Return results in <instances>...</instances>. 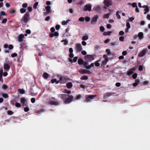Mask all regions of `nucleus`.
I'll list each match as a JSON object with an SVG mask.
<instances>
[{
	"label": "nucleus",
	"mask_w": 150,
	"mask_h": 150,
	"mask_svg": "<svg viewBox=\"0 0 150 150\" xmlns=\"http://www.w3.org/2000/svg\"><path fill=\"white\" fill-rule=\"evenodd\" d=\"M60 97L63 99L64 102L66 104H68L71 103L72 101L80 99L82 96L80 95H77L76 98H74L72 95L64 94L59 95Z\"/></svg>",
	"instance_id": "1"
},
{
	"label": "nucleus",
	"mask_w": 150,
	"mask_h": 150,
	"mask_svg": "<svg viewBox=\"0 0 150 150\" xmlns=\"http://www.w3.org/2000/svg\"><path fill=\"white\" fill-rule=\"evenodd\" d=\"M30 19V15L29 12L27 11L25 14L21 21V22L23 21L25 23H27Z\"/></svg>",
	"instance_id": "2"
},
{
	"label": "nucleus",
	"mask_w": 150,
	"mask_h": 150,
	"mask_svg": "<svg viewBox=\"0 0 150 150\" xmlns=\"http://www.w3.org/2000/svg\"><path fill=\"white\" fill-rule=\"evenodd\" d=\"M94 56L95 55H87L85 56L84 59L87 61L91 62L92 60L94 59Z\"/></svg>",
	"instance_id": "3"
},
{
	"label": "nucleus",
	"mask_w": 150,
	"mask_h": 150,
	"mask_svg": "<svg viewBox=\"0 0 150 150\" xmlns=\"http://www.w3.org/2000/svg\"><path fill=\"white\" fill-rule=\"evenodd\" d=\"M98 15H97L93 17L91 21V23L92 24L94 25L96 24L97 22V20L98 18Z\"/></svg>",
	"instance_id": "4"
},
{
	"label": "nucleus",
	"mask_w": 150,
	"mask_h": 150,
	"mask_svg": "<svg viewBox=\"0 0 150 150\" xmlns=\"http://www.w3.org/2000/svg\"><path fill=\"white\" fill-rule=\"evenodd\" d=\"M20 102L22 104V105L23 106H28V105L26 104L27 102V100L25 97H23L21 98Z\"/></svg>",
	"instance_id": "5"
},
{
	"label": "nucleus",
	"mask_w": 150,
	"mask_h": 150,
	"mask_svg": "<svg viewBox=\"0 0 150 150\" xmlns=\"http://www.w3.org/2000/svg\"><path fill=\"white\" fill-rule=\"evenodd\" d=\"M147 52V49H144L138 54V56L140 57H142L146 54Z\"/></svg>",
	"instance_id": "6"
},
{
	"label": "nucleus",
	"mask_w": 150,
	"mask_h": 150,
	"mask_svg": "<svg viewBox=\"0 0 150 150\" xmlns=\"http://www.w3.org/2000/svg\"><path fill=\"white\" fill-rule=\"evenodd\" d=\"M96 96V95H90L88 96H85L86 99V102H88L90 101L91 100L93 99Z\"/></svg>",
	"instance_id": "7"
},
{
	"label": "nucleus",
	"mask_w": 150,
	"mask_h": 150,
	"mask_svg": "<svg viewBox=\"0 0 150 150\" xmlns=\"http://www.w3.org/2000/svg\"><path fill=\"white\" fill-rule=\"evenodd\" d=\"M91 7L92 6L91 4H87L84 6L83 10L85 11H91Z\"/></svg>",
	"instance_id": "8"
},
{
	"label": "nucleus",
	"mask_w": 150,
	"mask_h": 150,
	"mask_svg": "<svg viewBox=\"0 0 150 150\" xmlns=\"http://www.w3.org/2000/svg\"><path fill=\"white\" fill-rule=\"evenodd\" d=\"M76 48L78 52H80L83 49L80 43H77L76 45Z\"/></svg>",
	"instance_id": "9"
},
{
	"label": "nucleus",
	"mask_w": 150,
	"mask_h": 150,
	"mask_svg": "<svg viewBox=\"0 0 150 150\" xmlns=\"http://www.w3.org/2000/svg\"><path fill=\"white\" fill-rule=\"evenodd\" d=\"M104 3L106 7H109L112 4V1L110 0H105Z\"/></svg>",
	"instance_id": "10"
},
{
	"label": "nucleus",
	"mask_w": 150,
	"mask_h": 150,
	"mask_svg": "<svg viewBox=\"0 0 150 150\" xmlns=\"http://www.w3.org/2000/svg\"><path fill=\"white\" fill-rule=\"evenodd\" d=\"M114 94L112 92H107L105 93L103 95L104 99H106L108 97H109Z\"/></svg>",
	"instance_id": "11"
},
{
	"label": "nucleus",
	"mask_w": 150,
	"mask_h": 150,
	"mask_svg": "<svg viewBox=\"0 0 150 150\" xmlns=\"http://www.w3.org/2000/svg\"><path fill=\"white\" fill-rule=\"evenodd\" d=\"M50 6H47L45 7V9L47 11V12L44 13V15L46 16L51 12L52 11L50 10Z\"/></svg>",
	"instance_id": "12"
},
{
	"label": "nucleus",
	"mask_w": 150,
	"mask_h": 150,
	"mask_svg": "<svg viewBox=\"0 0 150 150\" xmlns=\"http://www.w3.org/2000/svg\"><path fill=\"white\" fill-rule=\"evenodd\" d=\"M136 69V67H133L130 69L127 72V74L128 75H130L133 73Z\"/></svg>",
	"instance_id": "13"
},
{
	"label": "nucleus",
	"mask_w": 150,
	"mask_h": 150,
	"mask_svg": "<svg viewBox=\"0 0 150 150\" xmlns=\"http://www.w3.org/2000/svg\"><path fill=\"white\" fill-rule=\"evenodd\" d=\"M50 103L52 105H57L59 104V103L57 100H50Z\"/></svg>",
	"instance_id": "14"
},
{
	"label": "nucleus",
	"mask_w": 150,
	"mask_h": 150,
	"mask_svg": "<svg viewBox=\"0 0 150 150\" xmlns=\"http://www.w3.org/2000/svg\"><path fill=\"white\" fill-rule=\"evenodd\" d=\"M79 72L81 74H91V72L89 71L83 69H81L79 70Z\"/></svg>",
	"instance_id": "15"
},
{
	"label": "nucleus",
	"mask_w": 150,
	"mask_h": 150,
	"mask_svg": "<svg viewBox=\"0 0 150 150\" xmlns=\"http://www.w3.org/2000/svg\"><path fill=\"white\" fill-rule=\"evenodd\" d=\"M24 38V35L23 34H20L18 37V41L19 42L23 41Z\"/></svg>",
	"instance_id": "16"
},
{
	"label": "nucleus",
	"mask_w": 150,
	"mask_h": 150,
	"mask_svg": "<svg viewBox=\"0 0 150 150\" xmlns=\"http://www.w3.org/2000/svg\"><path fill=\"white\" fill-rule=\"evenodd\" d=\"M4 68L5 70L8 71L10 68V66L7 64L5 63L4 65Z\"/></svg>",
	"instance_id": "17"
},
{
	"label": "nucleus",
	"mask_w": 150,
	"mask_h": 150,
	"mask_svg": "<svg viewBox=\"0 0 150 150\" xmlns=\"http://www.w3.org/2000/svg\"><path fill=\"white\" fill-rule=\"evenodd\" d=\"M50 76V75L46 72L44 73L42 75L43 77L45 79H47Z\"/></svg>",
	"instance_id": "18"
},
{
	"label": "nucleus",
	"mask_w": 150,
	"mask_h": 150,
	"mask_svg": "<svg viewBox=\"0 0 150 150\" xmlns=\"http://www.w3.org/2000/svg\"><path fill=\"white\" fill-rule=\"evenodd\" d=\"M108 61V59H106L104 60L103 61L101 62V66H103L106 64L107 62Z\"/></svg>",
	"instance_id": "19"
},
{
	"label": "nucleus",
	"mask_w": 150,
	"mask_h": 150,
	"mask_svg": "<svg viewBox=\"0 0 150 150\" xmlns=\"http://www.w3.org/2000/svg\"><path fill=\"white\" fill-rule=\"evenodd\" d=\"M138 36L140 39H142L144 38L143 33L142 32H140L138 34Z\"/></svg>",
	"instance_id": "20"
},
{
	"label": "nucleus",
	"mask_w": 150,
	"mask_h": 150,
	"mask_svg": "<svg viewBox=\"0 0 150 150\" xmlns=\"http://www.w3.org/2000/svg\"><path fill=\"white\" fill-rule=\"evenodd\" d=\"M139 79H137L135 81V82L133 83V86H137L139 83Z\"/></svg>",
	"instance_id": "21"
},
{
	"label": "nucleus",
	"mask_w": 150,
	"mask_h": 150,
	"mask_svg": "<svg viewBox=\"0 0 150 150\" xmlns=\"http://www.w3.org/2000/svg\"><path fill=\"white\" fill-rule=\"evenodd\" d=\"M18 91L21 94H24L25 93V91L23 89H18Z\"/></svg>",
	"instance_id": "22"
},
{
	"label": "nucleus",
	"mask_w": 150,
	"mask_h": 150,
	"mask_svg": "<svg viewBox=\"0 0 150 150\" xmlns=\"http://www.w3.org/2000/svg\"><path fill=\"white\" fill-rule=\"evenodd\" d=\"M78 62L79 65L82 64L83 63V60L81 59H79L78 60Z\"/></svg>",
	"instance_id": "23"
},
{
	"label": "nucleus",
	"mask_w": 150,
	"mask_h": 150,
	"mask_svg": "<svg viewBox=\"0 0 150 150\" xmlns=\"http://www.w3.org/2000/svg\"><path fill=\"white\" fill-rule=\"evenodd\" d=\"M66 86L67 88H71L72 86V84L71 82H69L67 84Z\"/></svg>",
	"instance_id": "24"
},
{
	"label": "nucleus",
	"mask_w": 150,
	"mask_h": 150,
	"mask_svg": "<svg viewBox=\"0 0 150 150\" xmlns=\"http://www.w3.org/2000/svg\"><path fill=\"white\" fill-rule=\"evenodd\" d=\"M111 33H112L111 31H109L108 32H104L103 34V35L104 36H107L108 35H110Z\"/></svg>",
	"instance_id": "25"
},
{
	"label": "nucleus",
	"mask_w": 150,
	"mask_h": 150,
	"mask_svg": "<svg viewBox=\"0 0 150 150\" xmlns=\"http://www.w3.org/2000/svg\"><path fill=\"white\" fill-rule=\"evenodd\" d=\"M26 10V9L24 8H21L20 10V13H25Z\"/></svg>",
	"instance_id": "26"
},
{
	"label": "nucleus",
	"mask_w": 150,
	"mask_h": 150,
	"mask_svg": "<svg viewBox=\"0 0 150 150\" xmlns=\"http://www.w3.org/2000/svg\"><path fill=\"white\" fill-rule=\"evenodd\" d=\"M88 79V77L87 76L85 75L82 76L80 78L81 79L83 80H87Z\"/></svg>",
	"instance_id": "27"
},
{
	"label": "nucleus",
	"mask_w": 150,
	"mask_h": 150,
	"mask_svg": "<svg viewBox=\"0 0 150 150\" xmlns=\"http://www.w3.org/2000/svg\"><path fill=\"white\" fill-rule=\"evenodd\" d=\"M2 96L5 98H7L8 97V95L6 93H3Z\"/></svg>",
	"instance_id": "28"
},
{
	"label": "nucleus",
	"mask_w": 150,
	"mask_h": 150,
	"mask_svg": "<svg viewBox=\"0 0 150 150\" xmlns=\"http://www.w3.org/2000/svg\"><path fill=\"white\" fill-rule=\"evenodd\" d=\"M88 39V36L87 35L83 36L82 38V40H86Z\"/></svg>",
	"instance_id": "29"
},
{
	"label": "nucleus",
	"mask_w": 150,
	"mask_h": 150,
	"mask_svg": "<svg viewBox=\"0 0 150 150\" xmlns=\"http://www.w3.org/2000/svg\"><path fill=\"white\" fill-rule=\"evenodd\" d=\"M144 11H145V12H144V14H146V13L147 12H148L149 11V7L148 6L146 8H145L144 10Z\"/></svg>",
	"instance_id": "30"
},
{
	"label": "nucleus",
	"mask_w": 150,
	"mask_h": 150,
	"mask_svg": "<svg viewBox=\"0 0 150 150\" xmlns=\"http://www.w3.org/2000/svg\"><path fill=\"white\" fill-rule=\"evenodd\" d=\"M62 42H64V45H67L68 43V41L66 40H61Z\"/></svg>",
	"instance_id": "31"
},
{
	"label": "nucleus",
	"mask_w": 150,
	"mask_h": 150,
	"mask_svg": "<svg viewBox=\"0 0 150 150\" xmlns=\"http://www.w3.org/2000/svg\"><path fill=\"white\" fill-rule=\"evenodd\" d=\"M110 14L109 13H107L104 14L103 16L104 18H109Z\"/></svg>",
	"instance_id": "32"
},
{
	"label": "nucleus",
	"mask_w": 150,
	"mask_h": 150,
	"mask_svg": "<svg viewBox=\"0 0 150 150\" xmlns=\"http://www.w3.org/2000/svg\"><path fill=\"white\" fill-rule=\"evenodd\" d=\"M38 4V2H36L34 4L33 7L34 9H36L37 8V6Z\"/></svg>",
	"instance_id": "33"
},
{
	"label": "nucleus",
	"mask_w": 150,
	"mask_h": 150,
	"mask_svg": "<svg viewBox=\"0 0 150 150\" xmlns=\"http://www.w3.org/2000/svg\"><path fill=\"white\" fill-rule=\"evenodd\" d=\"M118 43L116 42H111L110 43L111 45L112 46H113L115 45H118Z\"/></svg>",
	"instance_id": "34"
},
{
	"label": "nucleus",
	"mask_w": 150,
	"mask_h": 150,
	"mask_svg": "<svg viewBox=\"0 0 150 150\" xmlns=\"http://www.w3.org/2000/svg\"><path fill=\"white\" fill-rule=\"evenodd\" d=\"M119 11H117L116 13V16L118 19H120L121 18V17L120 16V15L119 14Z\"/></svg>",
	"instance_id": "35"
},
{
	"label": "nucleus",
	"mask_w": 150,
	"mask_h": 150,
	"mask_svg": "<svg viewBox=\"0 0 150 150\" xmlns=\"http://www.w3.org/2000/svg\"><path fill=\"white\" fill-rule=\"evenodd\" d=\"M64 80H63V77H61V76L60 77L59 80L61 82V83H64V82H65V81H64L65 80L64 78Z\"/></svg>",
	"instance_id": "36"
},
{
	"label": "nucleus",
	"mask_w": 150,
	"mask_h": 150,
	"mask_svg": "<svg viewBox=\"0 0 150 150\" xmlns=\"http://www.w3.org/2000/svg\"><path fill=\"white\" fill-rule=\"evenodd\" d=\"M105 51L108 53V54L109 55H111L112 53L111 52H110V50L109 49H107Z\"/></svg>",
	"instance_id": "37"
},
{
	"label": "nucleus",
	"mask_w": 150,
	"mask_h": 150,
	"mask_svg": "<svg viewBox=\"0 0 150 150\" xmlns=\"http://www.w3.org/2000/svg\"><path fill=\"white\" fill-rule=\"evenodd\" d=\"M64 92L65 93H67L68 94H70L71 93V91L65 89H64Z\"/></svg>",
	"instance_id": "38"
},
{
	"label": "nucleus",
	"mask_w": 150,
	"mask_h": 150,
	"mask_svg": "<svg viewBox=\"0 0 150 150\" xmlns=\"http://www.w3.org/2000/svg\"><path fill=\"white\" fill-rule=\"evenodd\" d=\"M2 88L4 90H6L8 88V87L6 85L4 84L2 86Z\"/></svg>",
	"instance_id": "39"
},
{
	"label": "nucleus",
	"mask_w": 150,
	"mask_h": 150,
	"mask_svg": "<svg viewBox=\"0 0 150 150\" xmlns=\"http://www.w3.org/2000/svg\"><path fill=\"white\" fill-rule=\"evenodd\" d=\"M28 6V4L27 3H24L22 4V6L23 8H25L27 7Z\"/></svg>",
	"instance_id": "40"
},
{
	"label": "nucleus",
	"mask_w": 150,
	"mask_h": 150,
	"mask_svg": "<svg viewBox=\"0 0 150 150\" xmlns=\"http://www.w3.org/2000/svg\"><path fill=\"white\" fill-rule=\"evenodd\" d=\"M85 21L87 22H88L90 20V18L88 16H86L85 17Z\"/></svg>",
	"instance_id": "41"
},
{
	"label": "nucleus",
	"mask_w": 150,
	"mask_h": 150,
	"mask_svg": "<svg viewBox=\"0 0 150 150\" xmlns=\"http://www.w3.org/2000/svg\"><path fill=\"white\" fill-rule=\"evenodd\" d=\"M7 113L9 115H11L13 114V113L12 111L11 110H9L7 111Z\"/></svg>",
	"instance_id": "42"
},
{
	"label": "nucleus",
	"mask_w": 150,
	"mask_h": 150,
	"mask_svg": "<svg viewBox=\"0 0 150 150\" xmlns=\"http://www.w3.org/2000/svg\"><path fill=\"white\" fill-rule=\"evenodd\" d=\"M28 11L29 12H31L32 11V7L31 6H28Z\"/></svg>",
	"instance_id": "43"
},
{
	"label": "nucleus",
	"mask_w": 150,
	"mask_h": 150,
	"mask_svg": "<svg viewBox=\"0 0 150 150\" xmlns=\"http://www.w3.org/2000/svg\"><path fill=\"white\" fill-rule=\"evenodd\" d=\"M95 66L96 67H99L100 65V64L99 62H97L96 61L94 63Z\"/></svg>",
	"instance_id": "44"
},
{
	"label": "nucleus",
	"mask_w": 150,
	"mask_h": 150,
	"mask_svg": "<svg viewBox=\"0 0 150 150\" xmlns=\"http://www.w3.org/2000/svg\"><path fill=\"white\" fill-rule=\"evenodd\" d=\"M124 38L123 36H121L120 37L119 39L120 41L122 42L124 41Z\"/></svg>",
	"instance_id": "45"
},
{
	"label": "nucleus",
	"mask_w": 150,
	"mask_h": 150,
	"mask_svg": "<svg viewBox=\"0 0 150 150\" xmlns=\"http://www.w3.org/2000/svg\"><path fill=\"white\" fill-rule=\"evenodd\" d=\"M137 74L136 73H134L132 76V77L134 79H136L137 76Z\"/></svg>",
	"instance_id": "46"
},
{
	"label": "nucleus",
	"mask_w": 150,
	"mask_h": 150,
	"mask_svg": "<svg viewBox=\"0 0 150 150\" xmlns=\"http://www.w3.org/2000/svg\"><path fill=\"white\" fill-rule=\"evenodd\" d=\"M11 56L12 57H16L17 56V53H14L12 54Z\"/></svg>",
	"instance_id": "47"
},
{
	"label": "nucleus",
	"mask_w": 150,
	"mask_h": 150,
	"mask_svg": "<svg viewBox=\"0 0 150 150\" xmlns=\"http://www.w3.org/2000/svg\"><path fill=\"white\" fill-rule=\"evenodd\" d=\"M78 57H74L73 59V62H76L77 59H78Z\"/></svg>",
	"instance_id": "48"
},
{
	"label": "nucleus",
	"mask_w": 150,
	"mask_h": 150,
	"mask_svg": "<svg viewBox=\"0 0 150 150\" xmlns=\"http://www.w3.org/2000/svg\"><path fill=\"white\" fill-rule=\"evenodd\" d=\"M13 48V46L12 45H9L8 46V48L9 50H12Z\"/></svg>",
	"instance_id": "49"
},
{
	"label": "nucleus",
	"mask_w": 150,
	"mask_h": 150,
	"mask_svg": "<svg viewBox=\"0 0 150 150\" xmlns=\"http://www.w3.org/2000/svg\"><path fill=\"white\" fill-rule=\"evenodd\" d=\"M15 105L16 107L17 108H19L21 106V104L19 103H16Z\"/></svg>",
	"instance_id": "50"
},
{
	"label": "nucleus",
	"mask_w": 150,
	"mask_h": 150,
	"mask_svg": "<svg viewBox=\"0 0 150 150\" xmlns=\"http://www.w3.org/2000/svg\"><path fill=\"white\" fill-rule=\"evenodd\" d=\"M79 20L80 21L83 22L84 20V18L83 17H81L79 18Z\"/></svg>",
	"instance_id": "51"
},
{
	"label": "nucleus",
	"mask_w": 150,
	"mask_h": 150,
	"mask_svg": "<svg viewBox=\"0 0 150 150\" xmlns=\"http://www.w3.org/2000/svg\"><path fill=\"white\" fill-rule=\"evenodd\" d=\"M7 20L6 18H4L3 19L2 21V23H5L7 21Z\"/></svg>",
	"instance_id": "52"
},
{
	"label": "nucleus",
	"mask_w": 150,
	"mask_h": 150,
	"mask_svg": "<svg viewBox=\"0 0 150 150\" xmlns=\"http://www.w3.org/2000/svg\"><path fill=\"white\" fill-rule=\"evenodd\" d=\"M134 19V17H131L129 18L127 20L129 21L132 22Z\"/></svg>",
	"instance_id": "53"
},
{
	"label": "nucleus",
	"mask_w": 150,
	"mask_h": 150,
	"mask_svg": "<svg viewBox=\"0 0 150 150\" xmlns=\"http://www.w3.org/2000/svg\"><path fill=\"white\" fill-rule=\"evenodd\" d=\"M143 69V67L142 65H141L139 67V71H142Z\"/></svg>",
	"instance_id": "54"
},
{
	"label": "nucleus",
	"mask_w": 150,
	"mask_h": 150,
	"mask_svg": "<svg viewBox=\"0 0 150 150\" xmlns=\"http://www.w3.org/2000/svg\"><path fill=\"white\" fill-rule=\"evenodd\" d=\"M100 30L101 32H103L105 30L103 26H101L100 27Z\"/></svg>",
	"instance_id": "55"
},
{
	"label": "nucleus",
	"mask_w": 150,
	"mask_h": 150,
	"mask_svg": "<svg viewBox=\"0 0 150 150\" xmlns=\"http://www.w3.org/2000/svg\"><path fill=\"white\" fill-rule=\"evenodd\" d=\"M53 34L54 36H58L59 35V33L57 32H54Z\"/></svg>",
	"instance_id": "56"
},
{
	"label": "nucleus",
	"mask_w": 150,
	"mask_h": 150,
	"mask_svg": "<svg viewBox=\"0 0 150 150\" xmlns=\"http://www.w3.org/2000/svg\"><path fill=\"white\" fill-rule=\"evenodd\" d=\"M60 26L59 25H57L55 26V28L57 30H59L60 29Z\"/></svg>",
	"instance_id": "57"
},
{
	"label": "nucleus",
	"mask_w": 150,
	"mask_h": 150,
	"mask_svg": "<svg viewBox=\"0 0 150 150\" xmlns=\"http://www.w3.org/2000/svg\"><path fill=\"white\" fill-rule=\"evenodd\" d=\"M100 8L99 6L96 7L95 8V10L97 11H99L100 10Z\"/></svg>",
	"instance_id": "58"
},
{
	"label": "nucleus",
	"mask_w": 150,
	"mask_h": 150,
	"mask_svg": "<svg viewBox=\"0 0 150 150\" xmlns=\"http://www.w3.org/2000/svg\"><path fill=\"white\" fill-rule=\"evenodd\" d=\"M126 26L127 27V28L129 29L131 27L129 23L128 22H127L126 23Z\"/></svg>",
	"instance_id": "59"
},
{
	"label": "nucleus",
	"mask_w": 150,
	"mask_h": 150,
	"mask_svg": "<svg viewBox=\"0 0 150 150\" xmlns=\"http://www.w3.org/2000/svg\"><path fill=\"white\" fill-rule=\"evenodd\" d=\"M57 81V79H52L51 80V81L52 83H53L54 82H56Z\"/></svg>",
	"instance_id": "60"
},
{
	"label": "nucleus",
	"mask_w": 150,
	"mask_h": 150,
	"mask_svg": "<svg viewBox=\"0 0 150 150\" xmlns=\"http://www.w3.org/2000/svg\"><path fill=\"white\" fill-rule=\"evenodd\" d=\"M31 101L33 103H34L35 101V99L34 98H32L31 99Z\"/></svg>",
	"instance_id": "61"
},
{
	"label": "nucleus",
	"mask_w": 150,
	"mask_h": 150,
	"mask_svg": "<svg viewBox=\"0 0 150 150\" xmlns=\"http://www.w3.org/2000/svg\"><path fill=\"white\" fill-rule=\"evenodd\" d=\"M110 39H108L105 40L104 42L105 43H108L110 41Z\"/></svg>",
	"instance_id": "62"
},
{
	"label": "nucleus",
	"mask_w": 150,
	"mask_h": 150,
	"mask_svg": "<svg viewBox=\"0 0 150 150\" xmlns=\"http://www.w3.org/2000/svg\"><path fill=\"white\" fill-rule=\"evenodd\" d=\"M25 33L27 34H30L31 33V31H30V30H29V29H27V30H26Z\"/></svg>",
	"instance_id": "63"
},
{
	"label": "nucleus",
	"mask_w": 150,
	"mask_h": 150,
	"mask_svg": "<svg viewBox=\"0 0 150 150\" xmlns=\"http://www.w3.org/2000/svg\"><path fill=\"white\" fill-rule=\"evenodd\" d=\"M120 35H123L124 34V32L122 31H120L119 33Z\"/></svg>",
	"instance_id": "64"
}]
</instances>
